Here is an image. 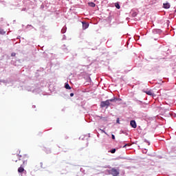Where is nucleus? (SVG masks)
Returning <instances> with one entry per match:
<instances>
[{
  "label": "nucleus",
  "mask_w": 176,
  "mask_h": 176,
  "mask_svg": "<svg viewBox=\"0 0 176 176\" xmlns=\"http://www.w3.org/2000/svg\"><path fill=\"white\" fill-rule=\"evenodd\" d=\"M89 6H90L91 8H95L96 7V3H93V2H90L88 3Z\"/></svg>",
  "instance_id": "6e6552de"
},
{
  "label": "nucleus",
  "mask_w": 176,
  "mask_h": 176,
  "mask_svg": "<svg viewBox=\"0 0 176 176\" xmlns=\"http://www.w3.org/2000/svg\"><path fill=\"white\" fill-rule=\"evenodd\" d=\"M110 152H111V153H115V152H116V149L113 148Z\"/></svg>",
  "instance_id": "f8f14e48"
},
{
  "label": "nucleus",
  "mask_w": 176,
  "mask_h": 176,
  "mask_svg": "<svg viewBox=\"0 0 176 176\" xmlns=\"http://www.w3.org/2000/svg\"><path fill=\"white\" fill-rule=\"evenodd\" d=\"M112 140H115V135H111Z\"/></svg>",
  "instance_id": "2eb2a0df"
},
{
  "label": "nucleus",
  "mask_w": 176,
  "mask_h": 176,
  "mask_svg": "<svg viewBox=\"0 0 176 176\" xmlns=\"http://www.w3.org/2000/svg\"><path fill=\"white\" fill-rule=\"evenodd\" d=\"M87 28H89V23L82 22V30H87Z\"/></svg>",
  "instance_id": "39448f33"
},
{
  "label": "nucleus",
  "mask_w": 176,
  "mask_h": 176,
  "mask_svg": "<svg viewBox=\"0 0 176 176\" xmlns=\"http://www.w3.org/2000/svg\"><path fill=\"white\" fill-rule=\"evenodd\" d=\"M65 89H67V90H71V87L69 86V83H66L65 85Z\"/></svg>",
  "instance_id": "1a4fd4ad"
},
{
  "label": "nucleus",
  "mask_w": 176,
  "mask_h": 176,
  "mask_svg": "<svg viewBox=\"0 0 176 176\" xmlns=\"http://www.w3.org/2000/svg\"><path fill=\"white\" fill-rule=\"evenodd\" d=\"M0 34H1L2 35H3V34H5V32H3V30L0 29Z\"/></svg>",
  "instance_id": "ddd939ff"
},
{
  "label": "nucleus",
  "mask_w": 176,
  "mask_h": 176,
  "mask_svg": "<svg viewBox=\"0 0 176 176\" xmlns=\"http://www.w3.org/2000/svg\"><path fill=\"white\" fill-rule=\"evenodd\" d=\"M148 145H150L151 143L148 142Z\"/></svg>",
  "instance_id": "aec40b11"
},
{
  "label": "nucleus",
  "mask_w": 176,
  "mask_h": 176,
  "mask_svg": "<svg viewBox=\"0 0 176 176\" xmlns=\"http://www.w3.org/2000/svg\"><path fill=\"white\" fill-rule=\"evenodd\" d=\"M117 100L118 99L114 98L113 99L107 100L106 101H102L100 102V107L105 108V107H107V108H108V107L111 105V102H113V101H117Z\"/></svg>",
  "instance_id": "f03ea898"
},
{
  "label": "nucleus",
  "mask_w": 176,
  "mask_h": 176,
  "mask_svg": "<svg viewBox=\"0 0 176 176\" xmlns=\"http://www.w3.org/2000/svg\"><path fill=\"white\" fill-rule=\"evenodd\" d=\"M110 174L113 176H118L119 175V170L113 168L110 170Z\"/></svg>",
  "instance_id": "7ed1b4c3"
},
{
  "label": "nucleus",
  "mask_w": 176,
  "mask_h": 176,
  "mask_svg": "<svg viewBox=\"0 0 176 176\" xmlns=\"http://www.w3.org/2000/svg\"><path fill=\"white\" fill-rule=\"evenodd\" d=\"M129 146L130 145H129L128 144H125V145L123 146V148H126V146Z\"/></svg>",
  "instance_id": "dca6fc26"
},
{
  "label": "nucleus",
  "mask_w": 176,
  "mask_h": 176,
  "mask_svg": "<svg viewBox=\"0 0 176 176\" xmlns=\"http://www.w3.org/2000/svg\"><path fill=\"white\" fill-rule=\"evenodd\" d=\"M116 122L117 123H119V118L117 119Z\"/></svg>",
  "instance_id": "a211bd4d"
},
{
  "label": "nucleus",
  "mask_w": 176,
  "mask_h": 176,
  "mask_svg": "<svg viewBox=\"0 0 176 176\" xmlns=\"http://www.w3.org/2000/svg\"><path fill=\"white\" fill-rule=\"evenodd\" d=\"M170 3H165L163 4V8L164 9H170Z\"/></svg>",
  "instance_id": "423d86ee"
},
{
  "label": "nucleus",
  "mask_w": 176,
  "mask_h": 176,
  "mask_svg": "<svg viewBox=\"0 0 176 176\" xmlns=\"http://www.w3.org/2000/svg\"><path fill=\"white\" fill-rule=\"evenodd\" d=\"M11 56H12V57L16 56V53H14V52L12 53V54H11Z\"/></svg>",
  "instance_id": "4468645a"
},
{
  "label": "nucleus",
  "mask_w": 176,
  "mask_h": 176,
  "mask_svg": "<svg viewBox=\"0 0 176 176\" xmlns=\"http://www.w3.org/2000/svg\"><path fill=\"white\" fill-rule=\"evenodd\" d=\"M100 119L102 120H107V117H102V116H99Z\"/></svg>",
  "instance_id": "9b49d317"
},
{
  "label": "nucleus",
  "mask_w": 176,
  "mask_h": 176,
  "mask_svg": "<svg viewBox=\"0 0 176 176\" xmlns=\"http://www.w3.org/2000/svg\"><path fill=\"white\" fill-rule=\"evenodd\" d=\"M70 97H74V93L70 94Z\"/></svg>",
  "instance_id": "f3484780"
},
{
  "label": "nucleus",
  "mask_w": 176,
  "mask_h": 176,
  "mask_svg": "<svg viewBox=\"0 0 176 176\" xmlns=\"http://www.w3.org/2000/svg\"><path fill=\"white\" fill-rule=\"evenodd\" d=\"M144 93H146V94H147L148 96H153V92H152V90L146 91H144Z\"/></svg>",
  "instance_id": "0eeeda50"
},
{
  "label": "nucleus",
  "mask_w": 176,
  "mask_h": 176,
  "mask_svg": "<svg viewBox=\"0 0 176 176\" xmlns=\"http://www.w3.org/2000/svg\"><path fill=\"white\" fill-rule=\"evenodd\" d=\"M130 124L133 129H137V123L135 122V120H131Z\"/></svg>",
  "instance_id": "20e7f679"
},
{
  "label": "nucleus",
  "mask_w": 176,
  "mask_h": 176,
  "mask_svg": "<svg viewBox=\"0 0 176 176\" xmlns=\"http://www.w3.org/2000/svg\"><path fill=\"white\" fill-rule=\"evenodd\" d=\"M102 131L103 133H104V134H107L106 132H105V131L102 130Z\"/></svg>",
  "instance_id": "6ab92c4d"
},
{
  "label": "nucleus",
  "mask_w": 176,
  "mask_h": 176,
  "mask_svg": "<svg viewBox=\"0 0 176 176\" xmlns=\"http://www.w3.org/2000/svg\"><path fill=\"white\" fill-rule=\"evenodd\" d=\"M16 157L19 159L18 160H16V158H13V161L19 162V164H21V166L18 168V173H23L24 172V166L25 164H27V162L28 161V155H16ZM22 162V164H21Z\"/></svg>",
  "instance_id": "f257e3e1"
},
{
  "label": "nucleus",
  "mask_w": 176,
  "mask_h": 176,
  "mask_svg": "<svg viewBox=\"0 0 176 176\" xmlns=\"http://www.w3.org/2000/svg\"><path fill=\"white\" fill-rule=\"evenodd\" d=\"M115 6L117 9H120V6L119 5V3H116Z\"/></svg>",
  "instance_id": "9d476101"
}]
</instances>
